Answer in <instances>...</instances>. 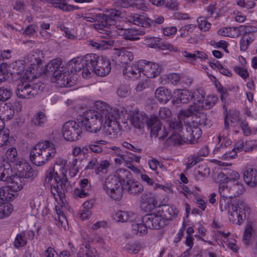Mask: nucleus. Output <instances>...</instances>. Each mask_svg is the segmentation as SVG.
<instances>
[{
    "label": "nucleus",
    "instance_id": "f257e3e1",
    "mask_svg": "<svg viewBox=\"0 0 257 257\" xmlns=\"http://www.w3.org/2000/svg\"><path fill=\"white\" fill-rule=\"evenodd\" d=\"M97 110H89L77 118L78 123L86 131L96 133L99 131L104 118L105 134L106 136L115 138L120 130V123L118 120L120 115L119 110L111 107L106 102L97 101L95 103Z\"/></svg>",
    "mask_w": 257,
    "mask_h": 257
},
{
    "label": "nucleus",
    "instance_id": "f03ea898",
    "mask_svg": "<svg viewBox=\"0 0 257 257\" xmlns=\"http://www.w3.org/2000/svg\"><path fill=\"white\" fill-rule=\"evenodd\" d=\"M62 61L61 59L57 58L51 60L45 67L46 72L48 74H52L51 82L57 83L61 87H69L75 84L74 77L69 74L68 72H63V68L61 66Z\"/></svg>",
    "mask_w": 257,
    "mask_h": 257
},
{
    "label": "nucleus",
    "instance_id": "7ed1b4c3",
    "mask_svg": "<svg viewBox=\"0 0 257 257\" xmlns=\"http://www.w3.org/2000/svg\"><path fill=\"white\" fill-rule=\"evenodd\" d=\"M56 154L55 145L49 141L37 144L31 151L30 159L37 166H43L54 158Z\"/></svg>",
    "mask_w": 257,
    "mask_h": 257
},
{
    "label": "nucleus",
    "instance_id": "20e7f679",
    "mask_svg": "<svg viewBox=\"0 0 257 257\" xmlns=\"http://www.w3.org/2000/svg\"><path fill=\"white\" fill-rule=\"evenodd\" d=\"M230 210L228 211L230 221L237 224H241L249 213L250 208L242 199L234 198L230 203Z\"/></svg>",
    "mask_w": 257,
    "mask_h": 257
},
{
    "label": "nucleus",
    "instance_id": "39448f33",
    "mask_svg": "<svg viewBox=\"0 0 257 257\" xmlns=\"http://www.w3.org/2000/svg\"><path fill=\"white\" fill-rule=\"evenodd\" d=\"M95 56L92 54H89L85 55L83 58H73L68 63V67L71 73L78 72L82 70V76L84 78H88L90 77L91 71L89 65L95 61Z\"/></svg>",
    "mask_w": 257,
    "mask_h": 257
},
{
    "label": "nucleus",
    "instance_id": "423d86ee",
    "mask_svg": "<svg viewBox=\"0 0 257 257\" xmlns=\"http://www.w3.org/2000/svg\"><path fill=\"white\" fill-rule=\"evenodd\" d=\"M122 185L117 177H108L103 185V189L109 196L114 200H119L122 196Z\"/></svg>",
    "mask_w": 257,
    "mask_h": 257
},
{
    "label": "nucleus",
    "instance_id": "0eeeda50",
    "mask_svg": "<svg viewBox=\"0 0 257 257\" xmlns=\"http://www.w3.org/2000/svg\"><path fill=\"white\" fill-rule=\"evenodd\" d=\"M92 55L95 56V61L89 65L91 74L93 72L101 77L105 76L108 74L111 70L110 63L108 60L103 56L92 54Z\"/></svg>",
    "mask_w": 257,
    "mask_h": 257
},
{
    "label": "nucleus",
    "instance_id": "6e6552de",
    "mask_svg": "<svg viewBox=\"0 0 257 257\" xmlns=\"http://www.w3.org/2000/svg\"><path fill=\"white\" fill-rule=\"evenodd\" d=\"M15 93L17 96L22 99H30L38 93L37 85L30 84L27 81H21L18 84Z\"/></svg>",
    "mask_w": 257,
    "mask_h": 257
},
{
    "label": "nucleus",
    "instance_id": "1a4fd4ad",
    "mask_svg": "<svg viewBox=\"0 0 257 257\" xmlns=\"http://www.w3.org/2000/svg\"><path fill=\"white\" fill-rule=\"evenodd\" d=\"M81 133L82 128L75 121L70 120L63 124L62 134L64 138L67 141L78 140Z\"/></svg>",
    "mask_w": 257,
    "mask_h": 257
},
{
    "label": "nucleus",
    "instance_id": "9d476101",
    "mask_svg": "<svg viewBox=\"0 0 257 257\" xmlns=\"http://www.w3.org/2000/svg\"><path fill=\"white\" fill-rule=\"evenodd\" d=\"M11 73L16 76L20 81H29L33 78L31 70L25 69V62L24 60H18L11 65Z\"/></svg>",
    "mask_w": 257,
    "mask_h": 257
},
{
    "label": "nucleus",
    "instance_id": "9b49d317",
    "mask_svg": "<svg viewBox=\"0 0 257 257\" xmlns=\"http://www.w3.org/2000/svg\"><path fill=\"white\" fill-rule=\"evenodd\" d=\"M218 192L220 196L219 200L220 211L222 212L225 210L230 211V203L234 199L231 194L230 186L228 187L225 183H221L219 185Z\"/></svg>",
    "mask_w": 257,
    "mask_h": 257
},
{
    "label": "nucleus",
    "instance_id": "f8f14e48",
    "mask_svg": "<svg viewBox=\"0 0 257 257\" xmlns=\"http://www.w3.org/2000/svg\"><path fill=\"white\" fill-rule=\"evenodd\" d=\"M142 221L146 223L148 228L152 229H160L164 227L167 223L163 217L158 212V210L145 215L142 218Z\"/></svg>",
    "mask_w": 257,
    "mask_h": 257
},
{
    "label": "nucleus",
    "instance_id": "ddd939ff",
    "mask_svg": "<svg viewBox=\"0 0 257 257\" xmlns=\"http://www.w3.org/2000/svg\"><path fill=\"white\" fill-rule=\"evenodd\" d=\"M147 125L151 127V135L155 137L160 135L159 139L163 140L167 136V132L165 127L162 128V124L157 116L152 115L147 121Z\"/></svg>",
    "mask_w": 257,
    "mask_h": 257
},
{
    "label": "nucleus",
    "instance_id": "4468645a",
    "mask_svg": "<svg viewBox=\"0 0 257 257\" xmlns=\"http://www.w3.org/2000/svg\"><path fill=\"white\" fill-rule=\"evenodd\" d=\"M105 31L107 36H104L103 40L98 42L89 40L88 42V45L97 50L106 49L108 47L113 45L114 41L111 38L112 36V33L109 30H105Z\"/></svg>",
    "mask_w": 257,
    "mask_h": 257
},
{
    "label": "nucleus",
    "instance_id": "2eb2a0df",
    "mask_svg": "<svg viewBox=\"0 0 257 257\" xmlns=\"http://www.w3.org/2000/svg\"><path fill=\"white\" fill-rule=\"evenodd\" d=\"M131 122L132 125L138 128H141L144 127L145 122L149 119L147 115L143 112L138 110H132L129 113Z\"/></svg>",
    "mask_w": 257,
    "mask_h": 257
},
{
    "label": "nucleus",
    "instance_id": "dca6fc26",
    "mask_svg": "<svg viewBox=\"0 0 257 257\" xmlns=\"http://www.w3.org/2000/svg\"><path fill=\"white\" fill-rule=\"evenodd\" d=\"M15 169L17 170L16 175L23 179L33 178L35 174L34 170L28 163L21 161H17Z\"/></svg>",
    "mask_w": 257,
    "mask_h": 257
},
{
    "label": "nucleus",
    "instance_id": "f3484780",
    "mask_svg": "<svg viewBox=\"0 0 257 257\" xmlns=\"http://www.w3.org/2000/svg\"><path fill=\"white\" fill-rule=\"evenodd\" d=\"M142 71L144 75L148 78H154L160 74L161 71V67L157 63L146 62L143 60Z\"/></svg>",
    "mask_w": 257,
    "mask_h": 257
},
{
    "label": "nucleus",
    "instance_id": "a211bd4d",
    "mask_svg": "<svg viewBox=\"0 0 257 257\" xmlns=\"http://www.w3.org/2000/svg\"><path fill=\"white\" fill-rule=\"evenodd\" d=\"M143 60H140L132 66H127L123 71V75L126 77L134 79L139 78L141 73H143Z\"/></svg>",
    "mask_w": 257,
    "mask_h": 257
},
{
    "label": "nucleus",
    "instance_id": "6ab92c4d",
    "mask_svg": "<svg viewBox=\"0 0 257 257\" xmlns=\"http://www.w3.org/2000/svg\"><path fill=\"white\" fill-rule=\"evenodd\" d=\"M117 34L126 40L135 41L139 39V36L145 33L142 29H119L116 31Z\"/></svg>",
    "mask_w": 257,
    "mask_h": 257
},
{
    "label": "nucleus",
    "instance_id": "aec40b11",
    "mask_svg": "<svg viewBox=\"0 0 257 257\" xmlns=\"http://www.w3.org/2000/svg\"><path fill=\"white\" fill-rule=\"evenodd\" d=\"M126 19L130 23L142 27H149L151 25V19L139 14L132 13Z\"/></svg>",
    "mask_w": 257,
    "mask_h": 257
},
{
    "label": "nucleus",
    "instance_id": "412c9836",
    "mask_svg": "<svg viewBox=\"0 0 257 257\" xmlns=\"http://www.w3.org/2000/svg\"><path fill=\"white\" fill-rule=\"evenodd\" d=\"M131 223V230L133 234L143 236L148 233V227L146 223L143 222L141 219L140 220L137 215L136 216V219H134Z\"/></svg>",
    "mask_w": 257,
    "mask_h": 257
},
{
    "label": "nucleus",
    "instance_id": "4be33fe9",
    "mask_svg": "<svg viewBox=\"0 0 257 257\" xmlns=\"http://www.w3.org/2000/svg\"><path fill=\"white\" fill-rule=\"evenodd\" d=\"M158 212L160 213L167 223L168 220L176 217L178 214V210L173 206L164 205L158 208Z\"/></svg>",
    "mask_w": 257,
    "mask_h": 257
},
{
    "label": "nucleus",
    "instance_id": "5701e85b",
    "mask_svg": "<svg viewBox=\"0 0 257 257\" xmlns=\"http://www.w3.org/2000/svg\"><path fill=\"white\" fill-rule=\"evenodd\" d=\"M123 187L127 191L129 194L134 196L139 195L144 190L143 185L133 179L127 180Z\"/></svg>",
    "mask_w": 257,
    "mask_h": 257
},
{
    "label": "nucleus",
    "instance_id": "b1692460",
    "mask_svg": "<svg viewBox=\"0 0 257 257\" xmlns=\"http://www.w3.org/2000/svg\"><path fill=\"white\" fill-rule=\"evenodd\" d=\"M243 179L246 184L254 187L257 184V170L253 168H247L243 173Z\"/></svg>",
    "mask_w": 257,
    "mask_h": 257
},
{
    "label": "nucleus",
    "instance_id": "393cba45",
    "mask_svg": "<svg viewBox=\"0 0 257 257\" xmlns=\"http://www.w3.org/2000/svg\"><path fill=\"white\" fill-rule=\"evenodd\" d=\"M192 92L187 90H179L177 96L173 97L172 102L174 104H178L180 103H187L192 101Z\"/></svg>",
    "mask_w": 257,
    "mask_h": 257
},
{
    "label": "nucleus",
    "instance_id": "a878e982",
    "mask_svg": "<svg viewBox=\"0 0 257 257\" xmlns=\"http://www.w3.org/2000/svg\"><path fill=\"white\" fill-rule=\"evenodd\" d=\"M24 184V179H23L21 178V177H19L18 175H16L15 176H12L11 181L9 182V185H8L9 186L10 190H12L13 193L15 196L16 192L22 189Z\"/></svg>",
    "mask_w": 257,
    "mask_h": 257
},
{
    "label": "nucleus",
    "instance_id": "bb28decb",
    "mask_svg": "<svg viewBox=\"0 0 257 257\" xmlns=\"http://www.w3.org/2000/svg\"><path fill=\"white\" fill-rule=\"evenodd\" d=\"M218 177L222 181L226 182H232L234 183L238 181L239 175L237 172L231 170H225L223 172L220 173L218 175Z\"/></svg>",
    "mask_w": 257,
    "mask_h": 257
},
{
    "label": "nucleus",
    "instance_id": "cd10ccee",
    "mask_svg": "<svg viewBox=\"0 0 257 257\" xmlns=\"http://www.w3.org/2000/svg\"><path fill=\"white\" fill-rule=\"evenodd\" d=\"M121 13L120 11L116 10H112L109 13V16L107 15H100L98 16V22H100L101 24L99 26H105L106 27L108 25L109 22L110 20H114L115 18H119L121 17Z\"/></svg>",
    "mask_w": 257,
    "mask_h": 257
},
{
    "label": "nucleus",
    "instance_id": "c85d7f7f",
    "mask_svg": "<svg viewBox=\"0 0 257 257\" xmlns=\"http://www.w3.org/2000/svg\"><path fill=\"white\" fill-rule=\"evenodd\" d=\"M202 109L201 105L194 102L193 104L190 105L186 109H181L178 113L179 116L188 117L193 115H197L199 111Z\"/></svg>",
    "mask_w": 257,
    "mask_h": 257
},
{
    "label": "nucleus",
    "instance_id": "c756f323",
    "mask_svg": "<svg viewBox=\"0 0 257 257\" xmlns=\"http://www.w3.org/2000/svg\"><path fill=\"white\" fill-rule=\"evenodd\" d=\"M136 215L132 212L119 210L115 213L113 219L117 222H124L127 221H130L131 222L134 219H136Z\"/></svg>",
    "mask_w": 257,
    "mask_h": 257
},
{
    "label": "nucleus",
    "instance_id": "7c9ffc66",
    "mask_svg": "<svg viewBox=\"0 0 257 257\" xmlns=\"http://www.w3.org/2000/svg\"><path fill=\"white\" fill-rule=\"evenodd\" d=\"M186 134L184 135L186 139L190 140L199 139L202 134L201 129L197 126L185 125Z\"/></svg>",
    "mask_w": 257,
    "mask_h": 257
},
{
    "label": "nucleus",
    "instance_id": "2f4dec72",
    "mask_svg": "<svg viewBox=\"0 0 257 257\" xmlns=\"http://www.w3.org/2000/svg\"><path fill=\"white\" fill-rule=\"evenodd\" d=\"M47 121L45 114L41 111L36 113L31 120L32 124L35 126L43 127Z\"/></svg>",
    "mask_w": 257,
    "mask_h": 257
},
{
    "label": "nucleus",
    "instance_id": "473e14b6",
    "mask_svg": "<svg viewBox=\"0 0 257 257\" xmlns=\"http://www.w3.org/2000/svg\"><path fill=\"white\" fill-rule=\"evenodd\" d=\"M117 177L119 182L124 186V184H126V181L131 179V173L128 170L124 169H119L116 172L115 174L113 176Z\"/></svg>",
    "mask_w": 257,
    "mask_h": 257
},
{
    "label": "nucleus",
    "instance_id": "72a5a7b5",
    "mask_svg": "<svg viewBox=\"0 0 257 257\" xmlns=\"http://www.w3.org/2000/svg\"><path fill=\"white\" fill-rule=\"evenodd\" d=\"M15 196L8 185L0 187V199L3 201H11Z\"/></svg>",
    "mask_w": 257,
    "mask_h": 257
},
{
    "label": "nucleus",
    "instance_id": "f704fd0d",
    "mask_svg": "<svg viewBox=\"0 0 257 257\" xmlns=\"http://www.w3.org/2000/svg\"><path fill=\"white\" fill-rule=\"evenodd\" d=\"M141 201L143 203L156 206L157 200L155 194L152 192H144L141 196Z\"/></svg>",
    "mask_w": 257,
    "mask_h": 257
},
{
    "label": "nucleus",
    "instance_id": "c9c22d12",
    "mask_svg": "<svg viewBox=\"0 0 257 257\" xmlns=\"http://www.w3.org/2000/svg\"><path fill=\"white\" fill-rule=\"evenodd\" d=\"M118 57L120 63L127 64L133 60L134 55L128 49H123L119 51Z\"/></svg>",
    "mask_w": 257,
    "mask_h": 257
},
{
    "label": "nucleus",
    "instance_id": "e433bc0d",
    "mask_svg": "<svg viewBox=\"0 0 257 257\" xmlns=\"http://www.w3.org/2000/svg\"><path fill=\"white\" fill-rule=\"evenodd\" d=\"M133 8L143 12H147L151 9L149 4L145 0H133Z\"/></svg>",
    "mask_w": 257,
    "mask_h": 257
},
{
    "label": "nucleus",
    "instance_id": "4c0bfd02",
    "mask_svg": "<svg viewBox=\"0 0 257 257\" xmlns=\"http://www.w3.org/2000/svg\"><path fill=\"white\" fill-rule=\"evenodd\" d=\"M9 136V130H3L0 131V148L2 147L4 149H6L7 146L10 144Z\"/></svg>",
    "mask_w": 257,
    "mask_h": 257
},
{
    "label": "nucleus",
    "instance_id": "58836bf2",
    "mask_svg": "<svg viewBox=\"0 0 257 257\" xmlns=\"http://www.w3.org/2000/svg\"><path fill=\"white\" fill-rule=\"evenodd\" d=\"M167 93V90L163 87H160L156 90L155 96L160 102L166 103L169 100Z\"/></svg>",
    "mask_w": 257,
    "mask_h": 257
},
{
    "label": "nucleus",
    "instance_id": "ea45409f",
    "mask_svg": "<svg viewBox=\"0 0 257 257\" xmlns=\"http://www.w3.org/2000/svg\"><path fill=\"white\" fill-rule=\"evenodd\" d=\"M27 243V241L25 237V232L23 231L16 235L14 241V246L15 248L19 249L25 246Z\"/></svg>",
    "mask_w": 257,
    "mask_h": 257
},
{
    "label": "nucleus",
    "instance_id": "a19ab883",
    "mask_svg": "<svg viewBox=\"0 0 257 257\" xmlns=\"http://www.w3.org/2000/svg\"><path fill=\"white\" fill-rule=\"evenodd\" d=\"M244 187L243 185L236 181L230 185L231 194H232L233 198H236V196H238L244 192Z\"/></svg>",
    "mask_w": 257,
    "mask_h": 257
},
{
    "label": "nucleus",
    "instance_id": "79ce46f5",
    "mask_svg": "<svg viewBox=\"0 0 257 257\" xmlns=\"http://www.w3.org/2000/svg\"><path fill=\"white\" fill-rule=\"evenodd\" d=\"M5 156L8 161L15 163V165L17 164V161H21L18 159L17 150L14 147L9 148L5 153Z\"/></svg>",
    "mask_w": 257,
    "mask_h": 257
},
{
    "label": "nucleus",
    "instance_id": "37998d69",
    "mask_svg": "<svg viewBox=\"0 0 257 257\" xmlns=\"http://www.w3.org/2000/svg\"><path fill=\"white\" fill-rule=\"evenodd\" d=\"M252 232V223L248 221L242 237V241L245 245H248L249 244Z\"/></svg>",
    "mask_w": 257,
    "mask_h": 257
},
{
    "label": "nucleus",
    "instance_id": "c03bdc74",
    "mask_svg": "<svg viewBox=\"0 0 257 257\" xmlns=\"http://www.w3.org/2000/svg\"><path fill=\"white\" fill-rule=\"evenodd\" d=\"M197 22L198 28L203 32L208 31L211 27V23L208 22L204 17H199Z\"/></svg>",
    "mask_w": 257,
    "mask_h": 257
},
{
    "label": "nucleus",
    "instance_id": "a18cd8bd",
    "mask_svg": "<svg viewBox=\"0 0 257 257\" xmlns=\"http://www.w3.org/2000/svg\"><path fill=\"white\" fill-rule=\"evenodd\" d=\"M192 94L193 95V96H192V100L194 101V102H196L198 104L201 102L203 103L205 94L203 90L197 89L196 91L192 92Z\"/></svg>",
    "mask_w": 257,
    "mask_h": 257
},
{
    "label": "nucleus",
    "instance_id": "49530a36",
    "mask_svg": "<svg viewBox=\"0 0 257 257\" xmlns=\"http://www.w3.org/2000/svg\"><path fill=\"white\" fill-rule=\"evenodd\" d=\"M13 94V91L11 89L1 87H0V101H6L11 98Z\"/></svg>",
    "mask_w": 257,
    "mask_h": 257
},
{
    "label": "nucleus",
    "instance_id": "de8ad7c7",
    "mask_svg": "<svg viewBox=\"0 0 257 257\" xmlns=\"http://www.w3.org/2000/svg\"><path fill=\"white\" fill-rule=\"evenodd\" d=\"M15 110L13 107L7 106L4 107L3 114L1 116L2 119L5 120H9L11 119L14 115Z\"/></svg>",
    "mask_w": 257,
    "mask_h": 257
},
{
    "label": "nucleus",
    "instance_id": "09e8293b",
    "mask_svg": "<svg viewBox=\"0 0 257 257\" xmlns=\"http://www.w3.org/2000/svg\"><path fill=\"white\" fill-rule=\"evenodd\" d=\"M209 174V169L205 165L199 166L198 169L195 171V174L198 178L207 176Z\"/></svg>",
    "mask_w": 257,
    "mask_h": 257
},
{
    "label": "nucleus",
    "instance_id": "8fccbe9b",
    "mask_svg": "<svg viewBox=\"0 0 257 257\" xmlns=\"http://www.w3.org/2000/svg\"><path fill=\"white\" fill-rule=\"evenodd\" d=\"M219 142L221 143V145L219 147H217L215 149L214 152L217 153L220 151L224 147H227L230 146L231 144V140L227 138V136H224L223 135L222 137H219Z\"/></svg>",
    "mask_w": 257,
    "mask_h": 257
},
{
    "label": "nucleus",
    "instance_id": "3c124183",
    "mask_svg": "<svg viewBox=\"0 0 257 257\" xmlns=\"http://www.w3.org/2000/svg\"><path fill=\"white\" fill-rule=\"evenodd\" d=\"M217 98L214 96L209 95L207 97L204 103L201 105L202 108L208 109L212 107L217 102Z\"/></svg>",
    "mask_w": 257,
    "mask_h": 257
},
{
    "label": "nucleus",
    "instance_id": "603ef678",
    "mask_svg": "<svg viewBox=\"0 0 257 257\" xmlns=\"http://www.w3.org/2000/svg\"><path fill=\"white\" fill-rule=\"evenodd\" d=\"M58 207L56 206V210L57 212V214L58 215V220L59 221L57 222V225L59 226L63 227L64 228L66 227V225L67 224V220L66 219V217L64 215V212L60 210L59 208H57Z\"/></svg>",
    "mask_w": 257,
    "mask_h": 257
},
{
    "label": "nucleus",
    "instance_id": "864d4df0",
    "mask_svg": "<svg viewBox=\"0 0 257 257\" xmlns=\"http://www.w3.org/2000/svg\"><path fill=\"white\" fill-rule=\"evenodd\" d=\"M171 145H181L184 142V139L178 134L174 133L171 135L168 140Z\"/></svg>",
    "mask_w": 257,
    "mask_h": 257
},
{
    "label": "nucleus",
    "instance_id": "5fc2aeb1",
    "mask_svg": "<svg viewBox=\"0 0 257 257\" xmlns=\"http://www.w3.org/2000/svg\"><path fill=\"white\" fill-rule=\"evenodd\" d=\"M52 5L56 8H58L64 12H69V5L66 0H54Z\"/></svg>",
    "mask_w": 257,
    "mask_h": 257
},
{
    "label": "nucleus",
    "instance_id": "6e6d98bb",
    "mask_svg": "<svg viewBox=\"0 0 257 257\" xmlns=\"http://www.w3.org/2000/svg\"><path fill=\"white\" fill-rule=\"evenodd\" d=\"M116 93L120 97H125L130 94V89L128 85H121L117 89Z\"/></svg>",
    "mask_w": 257,
    "mask_h": 257
},
{
    "label": "nucleus",
    "instance_id": "4d7b16f0",
    "mask_svg": "<svg viewBox=\"0 0 257 257\" xmlns=\"http://www.w3.org/2000/svg\"><path fill=\"white\" fill-rule=\"evenodd\" d=\"M109 166V163L107 160L101 161L100 164L95 168V173L98 175L100 173H106L107 169Z\"/></svg>",
    "mask_w": 257,
    "mask_h": 257
},
{
    "label": "nucleus",
    "instance_id": "13d9d810",
    "mask_svg": "<svg viewBox=\"0 0 257 257\" xmlns=\"http://www.w3.org/2000/svg\"><path fill=\"white\" fill-rule=\"evenodd\" d=\"M239 124L244 135L248 136L251 134V130L246 120H241L239 121Z\"/></svg>",
    "mask_w": 257,
    "mask_h": 257
},
{
    "label": "nucleus",
    "instance_id": "bf43d9fd",
    "mask_svg": "<svg viewBox=\"0 0 257 257\" xmlns=\"http://www.w3.org/2000/svg\"><path fill=\"white\" fill-rule=\"evenodd\" d=\"M252 39L249 36H243L240 42V50L245 51L250 43Z\"/></svg>",
    "mask_w": 257,
    "mask_h": 257
},
{
    "label": "nucleus",
    "instance_id": "052dcab7",
    "mask_svg": "<svg viewBox=\"0 0 257 257\" xmlns=\"http://www.w3.org/2000/svg\"><path fill=\"white\" fill-rule=\"evenodd\" d=\"M118 152V155H117V158L114 159V161L115 163L120 165L123 163H125L127 162H130V160L131 159L127 155L122 154L120 150H117Z\"/></svg>",
    "mask_w": 257,
    "mask_h": 257
},
{
    "label": "nucleus",
    "instance_id": "680f3d73",
    "mask_svg": "<svg viewBox=\"0 0 257 257\" xmlns=\"http://www.w3.org/2000/svg\"><path fill=\"white\" fill-rule=\"evenodd\" d=\"M172 115V112L169 108L167 107H161L159 110V116L164 119L167 120L169 119Z\"/></svg>",
    "mask_w": 257,
    "mask_h": 257
},
{
    "label": "nucleus",
    "instance_id": "e2e57ef3",
    "mask_svg": "<svg viewBox=\"0 0 257 257\" xmlns=\"http://www.w3.org/2000/svg\"><path fill=\"white\" fill-rule=\"evenodd\" d=\"M116 5L125 9L133 8V0H116Z\"/></svg>",
    "mask_w": 257,
    "mask_h": 257
},
{
    "label": "nucleus",
    "instance_id": "0e129e2a",
    "mask_svg": "<svg viewBox=\"0 0 257 257\" xmlns=\"http://www.w3.org/2000/svg\"><path fill=\"white\" fill-rule=\"evenodd\" d=\"M95 249H89L86 247V250L79 251L77 254V257H95Z\"/></svg>",
    "mask_w": 257,
    "mask_h": 257
},
{
    "label": "nucleus",
    "instance_id": "69168bd1",
    "mask_svg": "<svg viewBox=\"0 0 257 257\" xmlns=\"http://www.w3.org/2000/svg\"><path fill=\"white\" fill-rule=\"evenodd\" d=\"M191 159H188V163H187V169H189L195 165L198 162L200 161L201 159L196 154H194L191 157Z\"/></svg>",
    "mask_w": 257,
    "mask_h": 257
},
{
    "label": "nucleus",
    "instance_id": "338daca9",
    "mask_svg": "<svg viewBox=\"0 0 257 257\" xmlns=\"http://www.w3.org/2000/svg\"><path fill=\"white\" fill-rule=\"evenodd\" d=\"M9 78L8 69L6 66H0V82L6 81Z\"/></svg>",
    "mask_w": 257,
    "mask_h": 257
},
{
    "label": "nucleus",
    "instance_id": "774afa93",
    "mask_svg": "<svg viewBox=\"0 0 257 257\" xmlns=\"http://www.w3.org/2000/svg\"><path fill=\"white\" fill-rule=\"evenodd\" d=\"M98 165L97 158L95 156H93L89 161L87 165L85 167L86 170H91L95 168Z\"/></svg>",
    "mask_w": 257,
    "mask_h": 257
}]
</instances>
